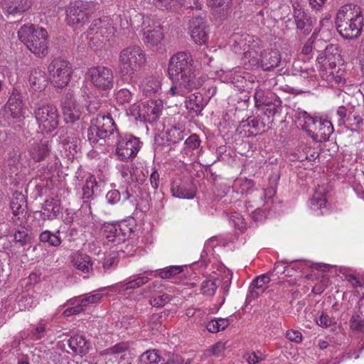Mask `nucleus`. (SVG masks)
<instances>
[{
  "mask_svg": "<svg viewBox=\"0 0 364 364\" xmlns=\"http://www.w3.org/2000/svg\"><path fill=\"white\" fill-rule=\"evenodd\" d=\"M168 75L172 82L168 92L173 97L184 96L202 85L200 79L196 77L193 58L187 52H178L171 57Z\"/></svg>",
  "mask_w": 364,
  "mask_h": 364,
  "instance_id": "obj_1",
  "label": "nucleus"
},
{
  "mask_svg": "<svg viewBox=\"0 0 364 364\" xmlns=\"http://www.w3.org/2000/svg\"><path fill=\"white\" fill-rule=\"evenodd\" d=\"M364 20L360 8L353 4H346L338 11L335 24L339 34L345 39H357L361 34Z\"/></svg>",
  "mask_w": 364,
  "mask_h": 364,
  "instance_id": "obj_2",
  "label": "nucleus"
},
{
  "mask_svg": "<svg viewBox=\"0 0 364 364\" xmlns=\"http://www.w3.org/2000/svg\"><path fill=\"white\" fill-rule=\"evenodd\" d=\"M18 36L28 49L37 57L43 58L48 55V32L43 28L23 25L18 30Z\"/></svg>",
  "mask_w": 364,
  "mask_h": 364,
  "instance_id": "obj_3",
  "label": "nucleus"
},
{
  "mask_svg": "<svg viewBox=\"0 0 364 364\" xmlns=\"http://www.w3.org/2000/svg\"><path fill=\"white\" fill-rule=\"evenodd\" d=\"M146 63V55L137 45L122 49L119 55V69L122 76L130 79Z\"/></svg>",
  "mask_w": 364,
  "mask_h": 364,
  "instance_id": "obj_4",
  "label": "nucleus"
},
{
  "mask_svg": "<svg viewBox=\"0 0 364 364\" xmlns=\"http://www.w3.org/2000/svg\"><path fill=\"white\" fill-rule=\"evenodd\" d=\"M115 132L117 133V125L110 114L100 113L90 121L87 139L91 144H95L100 141L106 142Z\"/></svg>",
  "mask_w": 364,
  "mask_h": 364,
  "instance_id": "obj_5",
  "label": "nucleus"
},
{
  "mask_svg": "<svg viewBox=\"0 0 364 364\" xmlns=\"http://www.w3.org/2000/svg\"><path fill=\"white\" fill-rule=\"evenodd\" d=\"M33 115L37 122L39 132L49 134L59 125V113L57 107L51 104H38L33 108Z\"/></svg>",
  "mask_w": 364,
  "mask_h": 364,
  "instance_id": "obj_6",
  "label": "nucleus"
},
{
  "mask_svg": "<svg viewBox=\"0 0 364 364\" xmlns=\"http://www.w3.org/2000/svg\"><path fill=\"white\" fill-rule=\"evenodd\" d=\"M135 18L141 23V32L144 42L151 46H157L164 37V26L161 19L155 16L136 15Z\"/></svg>",
  "mask_w": 364,
  "mask_h": 364,
  "instance_id": "obj_7",
  "label": "nucleus"
},
{
  "mask_svg": "<svg viewBox=\"0 0 364 364\" xmlns=\"http://www.w3.org/2000/svg\"><path fill=\"white\" fill-rule=\"evenodd\" d=\"M114 32L113 21L110 17L104 16L93 20L88 31L90 46L96 44L97 48L101 47Z\"/></svg>",
  "mask_w": 364,
  "mask_h": 364,
  "instance_id": "obj_8",
  "label": "nucleus"
},
{
  "mask_svg": "<svg viewBox=\"0 0 364 364\" xmlns=\"http://www.w3.org/2000/svg\"><path fill=\"white\" fill-rule=\"evenodd\" d=\"M98 4L97 0H77L71 2L66 9L68 23L75 25L85 21Z\"/></svg>",
  "mask_w": 364,
  "mask_h": 364,
  "instance_id": "obj_9",
  "label": "nucleus"
},
{
  "mask_svg": "<svg viewBox=\"0 0 364 364\" xmlns=\"http://www.w3.org/2000/svg\"><path fill=\"white\" fill-rule=\"evenodd\" d=\"M51 82L55 87L63 88L68 85L73 73L68 61L57 58L52 60L48 68Z\"/></svg>",
  "mask_w": 364,
  "mask_h": 364,
  "instance_id": "obj_10",
  "label": "nucleus"
},
{
  "mask_svg": "<svg viewBox=\"0 0 364 364\" xmlns=\"http://www.w3.org/2000/svg\"><path fill=\"white\" fill-rule=\"evenodd\" d=\"M88 76L92 85L99 90L107 91L114 87L113 72L107 67H92L89 69Z\"/></svg>",
  "mask_w": 364,
  "mask_h": 364,
  "instance_id": "obj_11",
  "label": "nucleus"
},
{
  "mask_svg": "<svg viewBox=\"0 0 364 364\" xmlns=\"http://www.w3.org/2000/svg\"><path fill=\"white\" fill-rule=\"evenodd\" d=\"M140 149V141L133 136H125L117 140L116 154L124 161L136 156Z\"/></svg>",
  "mask_w": 364,
  "mask_h": 364,
  "instance_id": "obj_12",
  "label": "nucleus"
},
{
  "mask_svg": "<svg viewBox=\"0 0 364 364\" xmlns=\"http://www.w3.org/2000/svg\"><path fill=\"white\" fill-rule=\"evenodd\" d=\"M164 108L161 100H149L146 103H142V106L139 107V116L149 123L156 122L161 114Z\"/></svg>",
  "mask_w": 364,
  "mask_h": 364,
  "instance_id": "obj_13",
  "label": "nucleus"
},
{
  "mask_svg": "<svg viewBox=\"0 0 364 364\" xmlns=\"http://www.w3.org/2000/svg\"><path fill=\"white\" fill-rule=\"evenodd\" d=\"M292 16L298 33L306 36L309 35L313 30L314 31V28L316 19L306 11L292 14Z\"/></svg>",
  "mask_w": 364,
  "mask_h": 364,
  "instance_id": "obj_14",
  "label": "nucleus"
},
{
  "mask_svg": "<svg viewBox=\"0 0 364 364\" xmlns=\"http://www.w3.org/2000/svg\"><path fill=\"white\" fill-rule=\"evenodd\" d=\"M205 28V23L202 17H194L190 21V33L196 43L203 44L207 41L208 35Z\"/></svg>",
  "mask_w": 364,
  "mask_h": 364,
  "instance_id": "obj_15",
  "label": "nucleus"
},
{
  "mask_svg": "<svg viewBox=\"0 0 364 364\" xmlns=\"http://www.w3.org/2000/svg\"><path fill=\"white\" fill-rule=\"evenodd\" d=\"M103 232L108 242L119 244L125 240V235L127 232H131L132 230L127 225L117 228L116 225L109 224L104 225Z\"/></svg>",
  "mask_w": 364,
  "mask_h": 364,
  "instance_id": "obj_16",
  "label": "nucleus"
},
{
  "mask_svg": "<svg viewBox=\"0 0 364 364\" xmlns=\"http://www.w3.org/2000/svg\"><path fill=\"white\" fill-rule=\"evenodd\" d=\"M23 104L20 94L12 92L5 106V112L13 119H20L23 116Z\"/></svg>",
  "mask_w": 364,
  "mask_h": 364,
  "instance_id": "obj_17",
  "label": "nucleus"
},
{
  "mask_svg": "<svg viewBox=\"0 0 364 364\" xmlns=\"http://www.w3.org/2000/svg\"><path fill=\"white\" fill-rule=\"evenodd\" d=\"M28 81L31 87L34 91H42L48 85V77L45 71L36 68L31 70Z\"/></svg>",
  "mask_w": 364,
  "mask_h": 364,
  "instance_id": "obj_18",
  "label": "nucleus"
},
{
  "mask_svg": "<svg viewBox=\"0 0 364 364\" xmlns=\"http://www.w3.org/2000/svg\"><path fill=\"white\" fill-rule=\"evenodd\" d=\"M61 210L60 200L51 198L47 199L42 206L41 215L43 220H53L58 217Z\"/></svg>",
  "mask_w": 364,
  "mask_h": 364,
  "instance_id": "obj_19",
  "label": "nucleus"
},
{
  "mask_svg": "<svg viewBox=\"0 0 364 364\" xmlns=\"http://www.w3.org/2000/svg\"><path fill=\"white\" fill-rule=\"evenodd\" d=\"M232 0H207V5L220 19H225L231 13Z\"/></svg>",
  "mask_w": 364,
  "mask_h": 364,
  "instance_id": "obj_20",
  "label": "nucleus"
},
{
  "mask_svg": "<svg viewBox=\"0 0 364 364\" xmlns=\"http://www.w3.org/2000/svg\"><path fill=\"white\" fill-rule=\"evenodd\" d=\"M318 130L316 133L309 134L314 141H326L329 139L331 135L333 133V126L332 123L326 119H318Z\"/></svg>",
  "mask_w": 364,
  "mask_h": 364,
  "instance_id": "obj_21",
  "label": "nucleus"
},
{
  "mask_svg": "<svg viewBox=\"0 0 364 364\" xmlns=\"http://www.w3.org/2000/svg\"><path fill=\"white\" fill-rule=\"evenodd\" d=\"M50 154V147L48 140H41L38 142L32 144L29 154L36 162L44 160Z\"/></svg>",
  "mask_w": 364,
  "mask_h": 364,
  "instance_id": "obj_22",
  "label": "nucleus"
},
{
  "mask_svg": "<svg viewBox=\"0 0 364 364\" xmlns=\"http://www.w3.org/2000/svg\"><path fill=\"white\" fill-rule=\"evenodd\" d=\"M261 57V66L265 71H269L278 67L281 61L279 52L275 49L264 53Z\"/></svg>",
  "mask_w": 364,
  "mask_h": 364,
  "instance_id": "obj_23",
  "label": "nucleus"
},
{
  "mask_svg": "<svg viewBox=\"0 0 364 364\" xmlns=\"http://www.w3.org/2000/svg\"><path fill=\"white\" fill-rule=\"evenodd\" d=\"M31 5V0H6L4 8L9 14H21Z\"/></svg>",
  "mask_w": 364,
  "mask_h": 364,
  "instance_id": "obj_24",
  "label": "nucleus"
},
{
  "mask_svg": "<svg viewBox=\"0 0 364 364\" xmlns=\"http://www.w3.org/2000/svg\"><path fill=\"white\" fill-rule=\"evenodd\" d=\"M271 274L269 271L266 274H262L257 277L251 283L250 287V297L252 299L257 298L261 292L265 289V284L270 282L269 274Z\"/></svg>",
  "mask_w": 364,
  "mask_h": 364,
  "instance_id": "obj_25",
  "label": "nucleus"
},
{
  "mask_svg": "<svg viewBox=\"0 0 364 364\" xmlns=\"http://www.w3.org/2000/svg\"><path fill=\"white\" fill-rule=\"evenodd\" d=\"M171 192L172 196L181 199H193L196 192L190 189L186 184L173 181L171 185Z\"/></svg>",
  "mask_w": 364,
  "mask_h": 364,
  "instance_id": "obj_26",
  "label": "nucleus"
},
{
  "mask_svg": "<svg viewBox=\"0 0 364 364\" xmlns=\"http://www.w3.org/2000/svg\"><path fill=\"white\" fill-rule=\"evenodd\" d=\"M10 208L14 215L23 213L27 208L26 198L23 194L15 191L10 202Z\"/></svg>",
  "mask_w": 364,
  "mask_h": 364,
  "instance_id": "obj_27",
  "label": "nucleus"
},
{
  "mask_svg": "<svg viewBox=\"0 0 364 364\" xmlns=\"http://www.w3.org/2000/svg\"><path fill=\"white\" fill-rule=\"evenodd\" d=\"M161 85V82L157 77H149L144 80L141 85V90L145 96H151L160 90Z\"/></svg>",
  "mask_w": 364,
  "mask_h": 364,
  "instance_id": "obj_28",
  "label": "nucleus"
},
{
  "mask_svg": "<svg viewBox=\"0 0 364 364\" xmlns=\"http://www.w3.org/2000/svg\"><path fill=\"white\" fill-rule=\"evenodd\" d=\"M186 107L190 112L199 115L205 107L203 95L200 93L190 95L189 100L186 102Z\"/></svg>",
  "mask_w": 364,
  "mask_h": 364,
  "instance_id": "obj_29",
  "label": "nucleus"
},
{
  "mask_svg": "<svg viewBox=\"0 0 364 364\" xmlns=\"http://www.w3.org/2000/svg\"><path fill=\"white\" fill-rule=\"evenodd\" d=\"M32 233L26 228L25 226H21L14 233V242L21 247H24L32 243Z\"/></svg>",
  "mask_w": 364,
  "mask_h": 364,
  "instance_id": "obj_30",
  "label": "nucleus"
},
{
  "mask_svg": "<svg viewBox=\"0 0 364 364\" xmlns=\"http://www.w3.org/2000/svg\"><path fill=\"white\" fill-rule=\"evenodd\" d=\"M68 346L75 353H84L89 349L87 341L84 336L76 335L70 338Z\"/></svg>",
  "mask_w": 364,
  "mask_h": 364,
  "instance_id": "obj_31",
  "label": "nucleus"
},
{
  "mask_svg": "<svg viewBox=\"0 0 364 364\" xmlns=\"http://www.w3.org/2000/svg\"><path fill=\"white\" fill-rule=\"evenodd\" d=\"M73 264L76 269L83 273H88L92 269V264L90 256L78 254L73 257Z\"/></svg>",
  "mask_w": 364,
  "mask_h": 364,
  "instance_id": "obj_32",
  "label": "nucleus"
},
{
  "mask_svg": "<svg viewBox=\"0 0 364 364\" xmlns=\"http://www.w3.org/2000/svg\"><path fill=\"white\" fill-rule=\"evenodd\" d=\"M323 57L328 65L331 68H335L338 62L341 60V55L338 53V48L331 44L328 46L323 51Z\"/></svg>",
  "mask_w": 364,
  "mask_h": 364,
  "instance_id": "obj_33",
  "label": "nucleus"
},
{
  "mask_svg": "<svg viewBox=\"0 0 364 364\" xmlns=\"http://www.w3.org/2000/svg\"><path fill=\"white\" fill-rule=\"evenodd\" d=\"M60 230H57L55 233L49 230L42 232L39 235V240L41 242H47L53 247H59L62 243V240L59 236Z\"/></svg>",
  "mask_w": 364,
  "mask_h": 364,
  "instance_id": "obj_34",
  "label": "nucleus"
},
{
  "mask_svg": "<svg viewBox=\"0 0 364 364\" xmlns=\"http://www.w3.org/2000/svg\"><path fill=\"white\" fill-rule=\"evenodd\" d=\"M156 7L161 9L176 11L180 6H186V0H154Z\"/></svg>",
  "mask_w": 364,
  "mask_h": 364,
  "instance_id": "obj_35",
  "label": "nucleus"
},
{
  "mask_svg": "<svg viewBox=\"0 0 364 364\" xmlns=\"http://www.w3.org/2000/svg\"><path fill=\"white\" fill-rule=\"evenodd\" d=\"M184 137V129L180 126H173L166 132L167 141L176 144L181 141Z\"/></svg>",
  "mask_w": 364,
  "mask_h": 364,
  "instance_id": "obj_36",
  "label": "nucleus"
},
{
  "mask_svg": "<svg viewBox=\"0 0 364 364\" xmlns=\"http://www.w3.org/2000/svg\"><path fill=\"white\" fill-rule=\"evenodd\" d=\"M171 296L166 293L154 292L149 299V304L154 307H162L168 304Z\"/></svg>",
  "mask_w": 364,
  "mask_h": 364,
  "instance_id": "obj_37",
  "label": "nucleus"
},
{
  "mask_svg": "<svg viewBox=\"0 0 364 364\" xmlns=\"http://www.w3.org/2000/svg\"><path fill=\"white\" fill-rule=\"evenodd\" d=\"M220 282L221 281L219 277L215 278L214 280L208 279L203 282L201 284L202 293L208 296H213Z\"/></svg>",
  "mask_w": 364,
  "mask_h": 364,
  "instance_id": "obj_38",
  "label": "nucleus"
},
{
  "mask_svg": "<svg viewBox=\"0 0 364 364\" xmlns=\"http://www.w3.org/2000/svg\"><path fill=\"white\" fill-rule=\"evenodd\" d=\"M229 324L228 318L214 319L207 323L206 328L210 333H218L220 331L225 330Z\"/></svg>",
  "mask_w": 364,
  "mask_h": 364,
  "instance_id": "obj_39",
  "label": "nucleus"
},
{
  "mask_svg": "<svg viewBox=\"0 0 364 364\" xmlns=\"http://www.w3.org/2000/svg\"><path fill=\"white\" fill-rule=\"evenodd\" d=\"M162 360L157 350H149L142 353L140 356V361L143 364L155 363L159 364Z\"/></svg>",
  "mask_w": 364,
  "mask_h": 364,
  "instance_id": "obj_40",
  "label": "nucleus"
},
{
  "mask_svg": "<svg viewBox=\"0 0 364 364\" xmlns=\"http://www.w3.org/2000/svg\"><path fill=\"white\" fill-rule=\"evenodd\" d=\"M349 325L350 329L355 332H364V318L358 314L352 315Z\"/></svg>",
  "mask_w": 364,
  "mask_h": 364,
  "instance_id": "obj_41",
  "label": "nucleus"
},
{
  "mask_svg": "<svg viewBox=\"0 0 364 364\" xmlns=\"http://www.w3.org/2000/svg\"><path fill=\"white\" fill-rule=\"evenodd\" d=\"M149 281V278L141 274H139L137 277L131 280L123 285L124 290L133 289L146 284Z\"/></svg>",
  "mask_w": 364,
  "mask_h": 364,
  "instance_id": "obj_42",
  "label": "nucleus"
},
{
  "mask_svg": "<svg viewBox=\"0 0 364 364\" xmlns=\"http://www.w3.org/2000/svg\"><path fill=\"white\" fill-rule=\"evenodd\" d=\"M326 203V199L323 197V191L316 190L314 196L310 200V205L312 209H321Z\"/></svg>",
  "mask_w": 364,
  "mask_h": 364,
  "instance_id": "obj_43",
  "label": "nucleus"
},
{
  "mask_svg": "<svg viewBox=\"0 0 364 364\" xmlns=\"http://www.w3.org/2000/svg\"><path fill=\"white\" fill-rule=\"evenodd\" d=\"M183 271L181 266H171L159 272V276L162 279H170Z\"/></svg>",
  "mask_w": 364,
  "mask_h": 364,
  "instance_id": "obj_44",
  "label": "nucleus"
},
{
  "mask_svg": "<svg viewBox=\"0 0 364 364\" xmlns=\"http://www.w3.org/2000/svg\"><path fill=\"white\" fill-rule=\"evenodd\" d=\"M132 93L128 89H121L116 94V100L118 104L124 105L129 104L132 101Z\"/></svg>",
  "mask_w": 364,
  "mask_h": 364,
  "instance_id": "obj_45",
  "label": "nucleus"
},
{
  "mask_svg": "<svg viewBox=\"0 0 364 364\" xmlns=\"http://www.w3.org/2000/svg\"><path fill=\"white\" fill-rule=\"evenodd\" d=\"M46 332V325L41 321L31 331L30 336L32 340L38 341L45 337Z\"/></svg>",
  "mask_w": 364,
  "mask_h": 364,
  "instance_id": "obj_46",
  "label": "nucleus"
},
{
  "mask_svg": "<svg viewBox=\"0 0 364 364\" xmlns=\"http://www.w3.org/2000/svg\"><path fill=\"white\" fill-rule=\"evenodd\" d=\"M230 220L232 223L234 227L236 229L240 230L242 232L245 231L247 228V225L245 218L240 214H235L231 215Z\"/></svg>",
  "mask_w": 364,
  "mask_h": 364,
  "instance_id": "obj_47",
  "label": "nucleus"
},
{
  "mask_svg": "<svg viewBox=\"0 0 364 364\" xmlns=\"http://www.w3.org/2000/svg\"><path fill=\"white\" fill-rule=\"evenodd\" d=\"M97 186L95 181L87 180L85 184L82 187V198L84 199H90L94 195V188Z\"/></svg>",
  "mask_w": 364,
  "mask_h": 364,
  "instance_id": "obj_48",
  "label": "nucleus"
},
{
  "mask_svg": "<svg viewBox=\"0 0 364 364\" xmlns=\"http://www.w3.org/2000/svg\"><path fill=\"white\" fill-rule=\"evenodd\" d=\"M320 30H321L320 28H314V31L311 34V37L307 40V41L306 42V43L304 44V46L302 48L301 52L303 54L309 55L311 53L313 43H314L318 33H319Z\"/></svg>",
  "mask_w": 364,
  "mask_h": 364,
  "instance_id": "obj_49",
  "label": "nucleus"
},
{
  "mask_svg": "<svg viewBox=\"0 0 364 364\" xmlns=\"http://www.w3.org/2000/svg\"><path fill=\"white\" fill-rule=\"evenodd\" d=\"M166 357V359H162L161 364H183L184 361L181 355L171 352L168 353Z\"/></svg>",
  "mask_w": 364,
  "mask_h": 364,
  "instance_id": "obj_50",
  "label": "nucleus"
},
{
  "mask_svg": "<svg viewBox=\"0 0 364 364\" xmlns=\"http://www.w3.org/2000/svg\"><path fill=\"white\" fill-rule=\"evenodd\" d=\"M89 101L86 106L87 110L90 114L96 113L101 107L102 102L100 99L95 97H88Z\"/></svg>",
  "mask_w": 364,
  "mask_h": 364,
  "instance_id": "obj_51",
  "label": "nucleus"
},
{
  "mask_svg": "<svg viewBox=\"0 0 364 364\" xmlns=\"http://www.w3.org/2000/svg\"><path fill=\"white\" fill-rule=\"evenodd\" d=\"M102 297V295L100 294H95L92 295H87L83 299L79 301L80 306H83L85 309L90 304H95L99 302Z\"/></svg>",
  "mask_w": 364,
  "mask_h": 364,
  "instance_id": "obj_52",
  "label": "nucleus"
},
{
  "mask_svg": "<svg viewBox=\"0 0 364 364\" xmlns=\"http://www.w3.org/2000/svg\"><path fill=\"white\" fill-rule=\"evenodd\" d=\"M62 107L63 110L65 111V109L76 108V101L73 97V95L71 92H68L62 102Z\"/></svg>",
  "mask_w": 364,
  "mask_h": 364,
  "instance_id": "obj_53",
  "label": "nucleus"
},
{
  "mask_svg": "<svg viewBox=\"0 0 364 364\" xmlns=\"http://www.w3.org/2000/svg\"><path fill=\"white\" fill-rule=\"evenodd\" d=\"M219 278L221 281L220 284L221 289L223 290L224 293H227L231 284L232 274L230 271L225 272L224 274L221 275Z\"/></svg>",
  "mask_w": 364,
  "mask_h": 364,
  "instance_id": "obj_54",
  "label": "nucleus"
},
{
  "mask_svg": "<svg viewBox=\"0 0 364 364\" xmlns=\"http://www.w3.org/2000/svg\"><path fill=\"white\" fill-rule=\"evenodd\" d=\"M185 144L187 148L191 150H194L198 148L200 144L199 136L196 134H191L188 138L186 139Z\"/></svg>",
  "mask_w": 364,
  "mask_h": 364,
  "instance_id": "obj_55",
  "label": "nucleus"
},
{
  "mask_svg": "<svg viewBox=\"0 0 364 364\" xmlns=\"http://www.w3.org/2000/svg\"><path fill=\"white\" fill-rule=\"evenodd\" d=\"M63 114L65 116V119L73 123L78 120L80 116L76 108L65 109V111H63Z\"/></svg>",
  "mask_w": 364,
  "mask_h": 364,
  "instance_id": "obj_56",
  "label": "nucleus"
},
{
  "mask_svg": "<svg viewBox=\"0 0 364 364\" xmlns=\"http://www.w3.org/2000/svg\"><path fill=\"white\" fill-rule=\"evenodd\" d=\"M121 193L118 190H111L106 195V199L109 204H115L120 200Z\"/></svg>",
  "mask_w": 364,
  "mask_h": 364,
  "instance_id": "obj_57",
  "label": "nucleus"
},
{
  "mask_svg": "<svg viewBox=\"0 0 364 364\" xmlns=\"http://www.w3.org/2000/svg\"><path fill=\"white\" fill-rule=\"evenodd\" d=\"M286 337L291 341L300 343L302 340V335L299 331L288 330L286 333Z\"/></svg>",
  "mask_w": 364,
  "mask_h": 364,
  "instance_id": "obj_58",
  "label": "nucleus"
},
{
  "mask_svg": "<svg viewBox=\"0 0 364 364\" xmlns=\"http://www.w3.org/2000/svg\"><path fill=\"white\" fill-rule=\"evenodd\" d=\"M225 349V343L218 342L209 350L211 355L219 356L224 352Z\"/></svg>",
  "mask_w": 364,
  "mask_h": 364,
  "instance_id": "obj_59",
  "label": "nucleus"
},
{
  "mask_svg": "<svg viewBox=\"0 0 364 364\" xmlns=\"http://www.w3.org/2000/svg\"><path fill=\"white\" fill-rule=\"evenodd\" d=\"M128 348H129V346H128L127 343L122 342V343H119L114 345V346L109 348L108 349V351L110 353L118 354V353H121L126 351L128 349Z\"/></svg>",
  "mask_w": 364,
  "mask_h": 364,
  "instance_id": "obj_60",
  "label": "nucleus"
},
{
  "mask_svg": "<svg viewBox=\"0 0 364 364\" xmlns=\"http://www.w3.org/2000/svg\"><path fill=\"white\" fill-rule=\"evenodd\" d=\"M332 319L323 312L321 314L318 319L316 320L317 324L324 328L330 326L332 324Z\"/></svg>",
  "mask_w": 364,
  "mask_h": 364,
  "instance_id": "obj_61",
  "label": "nucleus"
},
{
  "mask_svg": "<svg viewBox=\"0 0 364 364\" xmlns=\"http://www.w3.org/2000/svg\"><path fill=\"white\" fill-rule=\"evenodd\" d=\"M290 3L293 9L292 14H296L305 11L304 8L305 0H290Z\"/></svg>",
  "mask_w": 364,
  "mask_h": 364,
  "instance_id": "obj_62",
  "label": "nucleus"
},
{
  "mask_svg": "<svg viewBox=\"0 0 364 364\" xmlns=\"http://www.w3.org/2000/svg\"><path fill=\"white\" fill-rule=\"evenodd\" d=\"M117 257H108L105 259L102 267L105 271H107L109 269H111L112 267H114L117 266Z\"/></svg>",
  "mask_w": 364,
  "mask_h": 364,
  "instance_id": "obj_63",
  "label": "nucleus"
},
{
  "mask_svg": "<svg viewBox=\"0 0 364 364\" xmlns=\"http://www.w3.org/2000/svg\"><path fill=\"white\" fill-rule=\"evenodd\" d=\"M265 218L266 211L264 210L257 208L252 213V218L256 223L262 221Z\"/></svg>",
  "mask_w": 364,
  "mask_h": 364,
  "instance_id": "obj_64",
  "label": "nucleus"
}]
</instances>
